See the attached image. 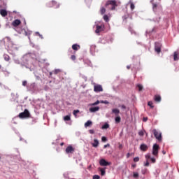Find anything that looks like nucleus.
I'll return each instance as SVG.
<instances>
[{
  "instance_id": "11",
  "label": "nucleus",
  "mask_w": 179,
  "mask_h": 179,
  "mask_svg": "<svg viewBox=\"0 0 179 179\" xmlns=\"http://www.w3.org/2000/svg\"><path fill=\"white\" fill-rule=\"evenodd\" d=\"M148 149H149V147L145 143H143L140 145V150L142 152H146Z\"/></svg>"
},
{
  "instance_id": "34",
  "label": "nucleus",
  "mask_w": 179,
  "mask_h": 179,
  "mask_svg": "<svg viewBox=\"0 0 179 179\" xmlns=\"http://www.w3.org/2000/svg\"><path fill=\"white\" fill-rule=\"evenodd\" d=\"M146 173H148V169L145 168L143 169H141V173L145 176V174H146Z\"/></svg>"
},
{
  "instance_id": "20",
  "label": "nucleus",
  "mask_w": 179,
  "mask_h": 179,
  "mask_svg": "<svg viewBox=\"0 0 179 179\" xmlns=\"http://www.w3.org/2000/svg\"><path fill=\"white\" fill-rule=\"evenodd\" d=\"M162 19V17H158L156 18H153L152 20L150 19V22H155V23L157 22L159 23L160 22V20Z\"/></svg>"
},
{
  "instance_id": "27",
  "label": "nucleus",
  "mask_w": 179,
  "mask_h": 179,
  "mask_svg": "<svg viewBox=\"0 0 179 179\" xmlns=\"http://www.w3.org/2000/svg\"><path fill=\"white\" fill-rule=\"evenodd\" d=\"M129 3H130V8L131 9V10H134V9H135V4H134V3L131 1V0L129 1Z\"/></svg>"
},
{
  "instance_id": "28",
  "label": "nucleus",
  "mask_w": 179,
  "mask_h": 179,
  "mask_svg": "<svg viewBox=\"0 0 179 179\" xmlns=\"http://www.w3.org/2000/svg\"><path fill=\"white\" fill-rule=\"evenodd\" d=\"M145 132H146V131L143 130H141L138 131V135L139 136H143L145 135Z\"/></svg>"
},
{
  "instance_id": "42",
  "label": "nucleus",
  "mask_w": 179,
  "mask_h": 179,
  "mask_svg": "<svg viewBox=\"0 0 179 179\" xmlns=\"http://www.w3.org/2000/svg\"><path fill=\"white\" fill-rule=\"evenodd\" d=\"M101 141L102 142H107V138L106 136H102Z\"/></svg>"
},
{
  "instance_id": "23",
  "label": "nucleus",
  "mask_w": 179,
  "mask_h": 179,
  "mask_svg": "<svg viewBox=\"0 0 179 179\" xmlns=\"http://www.w3.org/2000/svg\"><path fill=\"white\" fill-rule=\"evenodd\" d=\"M113 114H115V116L116 115H119L120 114V110L117 109V108L113 109Z\"/></svg>"
},
{
  "instance_id": "63",
  "label": "nucleus",
  "mask_w": 179,
  "mask_h": 179,
  "mask_svg": "<svg viewBox=\"0 0 179 179\" xmlns=\"http://www.w3.org/2000/svg\"><path fill=\"white\" fill-rule=\"evenodd\" d=\"M64 143H60V145H61V146H64Z\"/></svg>"
},
{
  "instance_id": "46",
  "label": "nucleus",
  "mask_w": 179,
  "mask_h": 179,
  "mask_svg": "<svg viewBox=\"0 0 179 179\" xmlns=\"http://www.w3.org/2000/svg\"><path fill=\"white\" fill-rule=\"evenodd\" d=\"M4 40H6V41H8V43H10V38L9 36H6Z\"/></svg>"
},
{
  "instance_id": "64",
  "label": "nucleus",
  "mask_w": 179,
  "mask_h": 179,
  "mask_svg": "<svg viewBox=\"0 0 179 179\" xmlns=\"http://www.w3.org/2000/svg\"><path fill=\"white\" fill-rule=\"evenodd\" d=\"M145 134L146 136H148V133L146 131L145 132Z\"/></svg>"
},
{
  "instance_id": "15",
  "label": "nucleus",
  "mask_w": 179,
  "mask_h": 179,
  "mask_svg": "<svg viewBox=\"0 0 179 179\" xmlns=\"http://www.w3.org/2000/svg\"><path fill=\"white\" fill-rule=\"evenodd\" d=\"M121 122V116L120 115L115 116V123L120 124Z\"/></svg>"
},
{
  "instance_id": "55",
  "label": "nucleus",
  "mask_w": 179,
  "mask_h": 179,
  "mask_svg": "<svg viewBox=\"0 0 179 179\" xmlns=\"http://www.w3.org/2000/svg\"><path fill=\"white\" fill-rule=\"evenodd\" d=\"M121 108H122V110H125L127 109V106H125V105H122Z\"/></svg>"
},
{
  "instance_id": "5",
  "label": "nucleus",
  "mask_w": 179,
  "mask_h": 179,
  "mask_svg": "<svg viewBox=\"0 0 179 179\" xmlns=\"http://www.w3.org/2000/svg\"><path fill=\"white\" fill-rule=\"evenodd\" d=\"M159 149H160V146L157 143H155L152 146V155L153 156H157L159 155Z\"/></svg>"
},
{
  "instance_id": "49",
  "label": "nucleus",
  "mask_w": 179,
  "mask_h": 179,
  "mask_svg": "<svg viewBox=\"0 0 179 179\" xmlns=\"http://www.w3.org/2000/svg\"><path fill=\"white\" fill-rule=\"evenodd\" d=\"M100 101H96L95 103H92V106H97V104H99Z\"/></svg>"
},
{
  "instance_id": "22",
  "label": "nucleus",
  "mask_w": 179,
  "mask_h": 179,
  "mask_svg": "<svg viewBox=\"0 0 179 179\" xmlns=\"http://www.w3.org/2000/svg\"><path fill=\"white\" fill-rule=\"evenodd\" d=\"M92 146L94 148H97V146H99V140L98 139L94 140V143H92Z\"/></svg>"
},
{
  "instance_id": "13",
  "label": "nucleus",
  "mask_w": 179,
  "mask_h": 179,
  "mask_svg": "<svg viewBox=\"0 0 179 179\" xmlns=\"http://www.w3.org/2000/svg\"><path fill=\"white\" fill-rule=\"evenodd\" d=\"M0 15H1L3 17H5L8 16V11L6 9H1L0 10Z\"/></svg>"
},
{
  "instance_id": "62",
  "label": "nucleus",
  "mask_w": 179,
  "mask_h": 179,
  "mask_svg": "<svg viewBox=\"0 0 179 179\" xmlns=\"http://www.w3.org/2000/svg\"><path fill=\"white\" fill-rule=\"evenodd\" d=\"M52 73H54L52 71L50 72V76H52Z\"/></svg>"
},
{
  "instance_id": "4",
  "label": "nucleus",
  "mask_w": 179,
  "mask_h": 179,
  "mask_svg": "<svg viewBox=\"0 0 179 179\" xmlns=\"http://www.w3.org/2000/svg\"><path fill=\"white\" fill-rule=\"evenodd\" d=\"M152 132L154 134L155 138H156L157 141H159V142H162V141L163 140V137H162V133H159V131L156 130V129H154L152 130Z\"/></svg>"
},
{
  "instance_id": "21",
  "label": "nucleus",
  "mask_w": 179,
  "mask_h": 179,
  "mask_svg": "<svg viewBox=\"0 0 179 179\" xmlns=\"http://www.w3.org/2000/svg\"><path fill=\"white\" fill-rule=\"evenodd\" d=\"M128 17H129V14H125L122 16V20L124 23H127V19H128Z\"/></svg>"
},
{
  "instance_id": "57",
  "label": "nucleus",
  "mask_w": 179,
  "mask_h": 179,
  "mask_svg": "<svg viewBox=\"0 0 179 179\" xmlns=\"http://www.w3.org/2000/svg\"><path fill=\"white\" fill-rule=\"evenodd\" d=\"M36 34L38 35L41 38H43V35H41L40 33L37 32Z\"/></svg>"
},
{
  "instance_id": "31",
  "label": "nucleus",
  "mask_w": 179,
  "mask_h": 179,
  "mask_svg": "<svg viewBox=\"0 0 179 179\" xmlns=\"http://www.w3.org/2000/svg\"><path fill=\"white\" fill-rule=\"evenodd\" d=\"M137 87L138 88V92H142V90L143 89V86L142 85L138 84Z\"/></svg>"
},
{
  "instance_id": "52",
  "label": "nucleus",
  "mask_w": 179,
  "mask_h": 179,
  "mask_svg": "<svg viewBox=\"0 0 179 179\" xmlns=\"http://www.w3.org/2000/svg\"><path fill=\"white\" fill-rule=\"evenodd\" d=\"M146 121H148V117H143V122H146Z\"/></svg>"
},
{
  "instance_id": "24",
  "label": "nucleus",
  "mask_w": 179,
  "mask_h": 179,
  "mask_svg": "<svg viewBox=\"0 0 179 179\" xmlns=\"http://www.w3.org/2000/svg\"><path fill=\"white\" fill-rule=\"evenodd\" d=\"M61 72H62V71H61V69H55L54 71H52L54 75H58V73H61Z\"/></svg>"
},
{
  "instance_id": "26",
  "label": "nucleus",
  "mask_w": 179,
  "mask_h": 179,
  "mask_svg": "<svg viewBox=\"0 0 179 179\" xmlns=\"http://www.w3.org/2000/svg\"><path fill=\"white\" fill-rule=\"evenodd\" d=\"M110 127L108 123H105L104 125L101 127V129H107Z\"/></svg>"
},
{
  "instance_id": "30",
  "label": "nucleus",
  "mask_w": 179,
  "mask_h": 179,
  "mask_svg": "<svg viewBox=\"0 0 179 179\" xmlns=\"http://www.w3.org/2000/svg\"><path fill=\"white\" fill-rule=\"evenodd\" d=\"M148 106H149V107L151 108H155V106H153V102L152 101H148Z\"/></svg>"
},
{
  "instance_id": "7",
  "label": "nucleus",
  "mask_w": 179,
  "mask_h": 179,
  "mask_svg": "<svg viewBox=\"0 0 179 179\" xmlns=\"http://www.w3.org/2000/svg\"><path fill=\"white\" fill-rule=\"evenodd\" d=\"M103 30H104V24H101V25L96 24L95 33L99 34V33H101V31H103Z\"/></svg>"
},
{
  "instance_id": "6",
  "label": "nucleus",
  "mask_w": 179,
  "mask_h": 179,
  "mask_svg": "<svg viewBox=\"0 0 179 179\" xmlns=\"http://www.w3.org/2000/svg\"><path fill=\"white\" fill-rule=\"evenodd\" d=\"M155 51L157 52V54H160L162 52V43L155 42Z\"/></svg>"
},
{
  "instance_id": "8",
  "label": "nucleus",
  "mask_w": 179,
  "mask_h": 179,
  "mask_svg": "<svg viewBox=\"0 0 179 179\" xmlns=\"http://www.w3.org/2000/svg\"><path fill=\"white\" fill-rule=\"evenodd\" d=\"M94 92H95L96 93L103 92V87L101 85H95L94 86Z\"/></svg>"
},
{
  "instance_id": "35",
  "label": "nucleus",
  "mask_w": 179,
  "mask_h": 179,
  "mask_svg": "<svg viewBox=\"0 0 179 179\" xmlns=\"http://www.w3.org/2000/svg\"><path fill=\"white\" fill-rule=\"evenodd\" d=\"M101 15H104V13H106V8H104V7L101 8Z\"/></svg>"
},
{
  "instance_id": "12",
  "label": "nucleus",
  "mask_w": 179,
  "mask_h": 179,
  "mask_svg": "<svg viewBox=\"0 0 179 179\" xmlns=\"http://www.w3.org/2000/svg\"><path fill=\"white\" fill-rule=\"evenodd\" d=\"M20 23H22V22L20 21V20H15L12 22V25L14 27H17V26H19L20 24Z\"/></svg>"
},
{
  "instance_id": "18",
  "label": "nucleus",
  "mask_w": 179,
  "mask_h": 179,
  "mask_svg": "<svg viewBox=\"0 0 179 179\" xmlns=\"http://www.w3.org/2000/svg\"><path fill=\"white\" fill-rule=\"evenodd\" d=\"M179 57H178V52L175 51L173 52V61H178Z\"/></svg>"
},
{
  "instance_id": "45",
  "label": "nucleus",
  "mask_w": 179,
  "mask_h": 179,
  "mask_svg": "<svg viewBox=\"0 0 179 179\" xmlns=\"http://www.w3.org/2000/svg\"><path fill=\"white\" fill-rule=\"evenodd\" d=\"M129 31L131 33V34H136L135 31L132 30V28L129 27Z\"/></svg>"
},
{
  "instance_id": "59",
  "label": "nucleus",
  "mask_w": 179,
  "mask_h": 179,
  "mask_svg": "<svg viewBox=\"0 0 179 179\" xmlns=\"http://www.w3.org/2000/svg\"><path fill=\"white\" fill-rule=\"evenodd\" d=\"M129 156H131V154H130L129 152H128V153L127 154V158L128 159V158L129 157Z\"/></svg>"
},
{
  "instance_id": "58",
  "label": "nucleus",
  "mask_w": 179,
  "mask_h": 179,
  "mask_svg": "<svg viewBox=\"0 0 179 179\" xmlns=\"http://www.w3.org/2000/svg\"><path fill=\"white\" fill-rule=\"evenodd\" d=\"M108 146H110V144H106V145H104L103 148H104V149H106V148H108Z\"/></svg>"
},
{
  "instance_id": "33",
  "label": "nucleus",
  "mask_w": 179,
  "mask_h": 179,
  "mask_svg": "<svg viewBox=\"0 0 179 179\" xmlns=\"http://www.w3.org/2000/svg\"><path fill=\"white\" fill-rule=\"evenodd\" d=\"M99 171H101V176H104L106 174V171L103 168H99Z\"/></svg>"
},
{
  "instance_id": "43",
  "label": "nucleus",
  "mask_w": 179,
  "mask_h": 179,
  "mask_svg": "<svg viewBox=\"0 0 179 179\" xmlns=\"http://www.w3.org/2000/svg\"><path fill=\"white\" fill-rule=\"evenodd\" d=\"M150 159H151L152 163H156V158L155 157H151Z\"/></svg>"
},
{
  "instance_id": "19",
  "label": "nucleus",
  "mask_w": 179,
  "mask_h": 179,
  "mask_svg": "<svg viewBox=\"0 0 179 179\" xmlns=\"http://www.w3.org/2000/svg\"><path fill=\"white\" fill-rule=\"evenodd\" d=\"M72 49L74 51H78V50H80V45H78V44H73L72 45Z\"/></svg>"
},
{
  "instance_id": "37",
  "label": "nucleus",
  "mask_w": 179,
  "mask_h": 179,
  "mask_svg": "<svg viewBox=\"0 0 179 179\" xmlns=\"http://www.w3.org/2000/svg\"><path fill=\"white\" fill-rule=\"evenodd\" d=\"M108 5H113V0H109L108 1H107L106 6H108Z\"/></svg>"
},
{
  "instance_id": "1",
  "label": "nucleus",
  "mask_w": 179,
  "mask_h": 179,
  "mask_svg": "<svg viewBox=\"0 0 179 179\" xmlns=\"http://www.w3.org/2000/svg\"><path fill=\"white\" fill-rule=\"evenodd\" d=\"M153 1L155 0H151L150 3L152 5V10L155 15H157V12L163 13V7H162V6H159L157 3H154Z\"/></svg>"
},
{
  "instance_id": "50",
  "label": "nucleus",
  "mask_w": 179,
  "mask_h": 179,
  "mask_svg": "<svg viewBox=\"0 0 179 179\" xmlns=\"http://www.w3.org/2000/svg\"><path fill=\"white\" fill-rule=\"evenodd\" d=\"M151 158H152V157H150V155H145V159H147V160H149V159H150Z\"/></svg>"
},
{
  "instance_id": "9",
  "label": "nucleus",
  "mask_w": 179,
  "mask_h": 179,
  "mask_svg": "<svg viewBox=\"0 0 179 179\" xmlns=\"http://www.w3.org/2000/svg\"><path fill=\"white\" fill-rule=\"evenodd\" d=\"M75 152V148L72 147V145H69L66 148V153L69 154V153H73Z\"/></svg>"
},
{
  "instance_id": "3",
  "label": "nucleus",
  "mask_w": 179,
  "mask_h": 179,
  "mask_svg": "<svg viewBox=\"0 0 179 179\" xmlns=\"http://www.w3.org/2000/svg\"><path fill=\"white\" fill-rule=\"evenodd\" d=\"M19 118L23 119V118H30V112L27 109H25L24 112L20 113L18 115Z\"/></svg>"
},
{
  "instance_id": "60",
  "label": "nucleus",
  "mask_w": 179,
  "mask_h": 179,
  "mask_svg": "<svg viewBox=\"0 0 179 179\" xmlns=\"http://www.w3.org/2000/svg\"><path fill=\"white\" fill-rule=\"evenodd\" d=\"M127 69H131V66L128 65L127 66Z\"/></svg>"
},
{
  "instance_id": "53",
  "label": "nucleus",
  "mask_w": 179,
  "mask_h": 179,
  "mask_svg": "<svg viewBox=\"0 0 179 179\" xmlns=\"http://www.w3.org/2000/svg\"><path fill=\"white\" fill-rule=\"evenodd\" d=\"M89 132H90V134H94V130H93V129H90V130H89Z\"/></svg>"
},
{
  "instance_id": "10",
  "label": "nucleus",
  "mask_w": 179,
  "mask_h": 179,
  "mask_svg": "<svg viewBox=\"0 0 179 179\" xmlns=\"http://www.w3.org/2000/svg\"><path fill=\"white\" fill-rule=\"evenodd\" d=\"M100 166H110L111 164V162H108L106 161V159H102L99 161Z\"/></svg>"
},
{
  "instance_id": "25",
  "label": "nucleus",
  "mask_w": 179,
  "mask_h": 179,
  "mask_svg": "<svg viewBox=\"0 0 179 179\" xmlns=\"http://www.w3.org/2000/svg\"><path fill=\"white\" fill-rule=\"evenodd\" d=\"M93 124V122H92V121L88 120L87 121V122L85 123V128H87V127H90V125H92Z\"/></svg>"
},
{
  "instance_id": "32",
  "label": "nucleus",
  "mask_w": 179,
  "mask_h": 179,
  "mask_svg": "<svg viewBox=\"0 0 179 179\" xmlns=\"http://www.w3.org/2000/svg\"><path fill=\"white\" fill-rule=\"evenodd\" d=\"M64 121H71V116L69 115H66L64 117Z\"/></svg>"
},
{
  "instance_id": "17",
  "label": "nucleus",
  "mask_w": 179,
  "mask_h": 179,
  "mask_svg": "<svg viewBox=\"0 0 179 179\" xmlns=\"http://www.w3.org/2000/svg\"><path fill=\"white\" fill-rule=\"evenodd\" d=\"M157 31H156V27H154L151 31H146L145 34H152V33H157Z\"/></svg>"
},
{
  "instance_id": "36",
  "label": "nucleus",
  "mask_w": 179,
  "mask_h": 179,
  "mask_svg": "<svg viewBox=\"0 0 179 179\" xmlns=\"http://www.w3.org/2000/svg\"><path fill=\"white\" fill-rule=\"evenodd\" d=\"M103 20H105V22H108L109 19H108V15H105L103 16Z\"/></svg>"
},
{
  "instance_id": "2",
  "label": "nucleus",
  "mask_w": 179,
  "mask_h": 179,
  "mask_svg": "<svg viewBox=\"0 0 179 179\" xmlns=\"http://www.w3.org/2000/svg\"><path fill=\"white\" fill-rule=\"evenodd\" d=\"M119 9H122V5H121V1L113 0V10H118Z\"/></svg>"
},
{
  "instance_id": "40",
  "label": "nucleus",
  "mask_w": 179,
  "mask_h": 179,
  "mask_svg": "<svg viewBox=\"0 0 179 179\" xmlns=\"http://www.w3.org/2000/svg\"><path fill=\"white\" fill-rule=\"evenodd\" d=\"M134 162L135 163H138V162H139V157H136L134 158Z\"/></svg>"
},
{
  "instance_id": "41",
  "label": "nucleus",
  "mask_w": 179,
  "mask_h": 179,
  "mask_svg": "<svg viewBox=\"0 0 179 179\" xmlns=\"http://www.w3.org/2000/svg\"><path fill=\"white\" fill-rule=\"evenodd\" d=\"M79 113V110H74L73 112V115L76 116V115Z\"/></svg>"
},
{
  "instance_id": "29",
  "label": "nucleus",
  "mask_w": 179,
  "mask_h": 179,
  "mask_svg": "<svg viewBox=\"0 0 179 179\" xmlns=\"http://www.w3.org/2000/svg\"><path fill=\"white\" fill-rule=\"evenodd\" d=\"M134 178H139V173L138 172H133Z\"/></svg>"
},
{
  "instance_id": "47",
  "label": "nucleus",
  "mask_w": 179,
  "mask_h": 179,
  "mask_svg": "<svg viewBox=\"0 0 179 179\" xmlns=\"http://www.w3.org/2000/svg\"><path fill=\"white\" fill-rule=\"evenodd\" d=\"M71 59H72V61H76V56H75V55H71Z\"/></svg>"
},
{
  "instance_id": "54",
  "label": "nucleus",
  "mask_w": 179,
  "mask_h": 179,
  "mask_svg": "<svg viewBox=\"0 0 179 179\" xmlns=\"http://www.w3.org/2000/svg\"><path fill=\"white\" fill-rule=\"evenodd\" d=\"M144 166H145V167L149 166V162H148V161H147V162H146V163H145V164H144Z\"/></svg>"
},
{
  "instance_id": "39",
  "label": "nucleus",
  "mask_w": 179,
  "mask_h": 179,
  "mask_svg": "<svg viewBox=\"0 0 179 179\" xmlns=\"http://www.w3.org/2000/svg\"><path fill=\"white\" fill-rule=\"evenodd\" d=\"M50 4L51 5V6H54L55 5H57V1H50Z\"/></svg>"
},
{
  "instance_id": "56",
  "label": "nucleus",
  "mask_w": 179,
  "mask_h": 179,
  "mask_svg": "<svg viewBox=\"0 0 179 179\" xmlns=\"http://www.w3.org/2000/svg\"><path fill=\"white\" fill-rule=\"evenodd\" d=\"M136 167V164H131V168L135 169Z\"/></svg>"
},
{
  "instance_id": "61",
  "label": "nucleus",
  "mask_w": 179,
  "mask_h": 179,
  "mask_svg": "<svg viewBox=\"0 0 179 179\" xmlns=\"http://www.w3.org/2000/svg\"><path fill=\"white\" fill-rule=\"evenodd\" d=\"M162 153H163V155H166V151L165 150H162Z\"/></svg>"
},
{
  "instance_id": "51",
  "label": "nucleus",
  "mask_w": 179,
  "mask_h": 179,
  "mask_svg": "<svg viewBox=\"0 0 179 179\" xmlns=\"http://www.w3.org/2000/svg\"><path fill=\"white\" fill-rule=\"evenodd\" d=\"M27 81L24 80L22 82V86H27Z\"/></svg>"
},
{
  "instance_id": "44",
  "label": "nucleus",
  "mask_w": 179,
  "mask_h": 179,
  "mask_svg": "<svg viewBox=\"0 0 179 179\" xmlns=\"http://www.w3.org/2000/svg\"><path fill=\"white\" fill-rule=\"evenodd\" d=\"M129 31L131 33V34H136L135 31L132 30V28L129 27Z\"/></svg>"
},
{
  "instance_id": "48",
  "label": "nucleus",
  "mask_w": 179,
  "mask_h": 179,
  "mask_svg": "<svg viewBox=\"0 0 179 179\" xmlns=\"http://www.w3.org/2000/svg\"><path fill=\"white\" fill-rule=\"evenodd\" d=\"M93 179H100V176L99 175H94Z\"/></svg>"
},
{
  "instance_id": "16",
  "label": "nucleus",
  "mask_w": 179,
  "mask_h": 179,
  "mask_svg": "<svg viewBox=\"0 0 179 179\" xmlns=\"http://www.w3.org/2000/svg\"><path fill=\"white\" fill-rule=\"evenodd\" d=\"M99 110H100L99 106L92 107L90 108V113H96V111H99Z\"/></svg>"
},
{
  "instance_id": "38",
  "label": "nucleus",
  "mask_w": 179,
  "mask_h": 179,
  "mask_svg": "<svg viewBox=\"0 0 179 179\" xmlns=\"http://www.w3.org/2000/svg\"><path fill=\"white\" fill-rule=\"evenodd\" d=\"M4 59L5 61H9V59H10V57H9V55H4Z\"/></svg>"
},
{
  "instance_id": "14",
  "label": "nucleus",
  "mask_w": 179,
  "mask_h": 179,
  "mask_svg": "<svg viewBox=\"0 0 179 179\" xmlns=\"http://www.w3.org/2000/svg\"><path fill=\"white\" fill-rule=\"evenodd\" d=\"M154 100L157 103H160V101H162V96H160V95H155Z\"/></svg>"
}]
</instances>
